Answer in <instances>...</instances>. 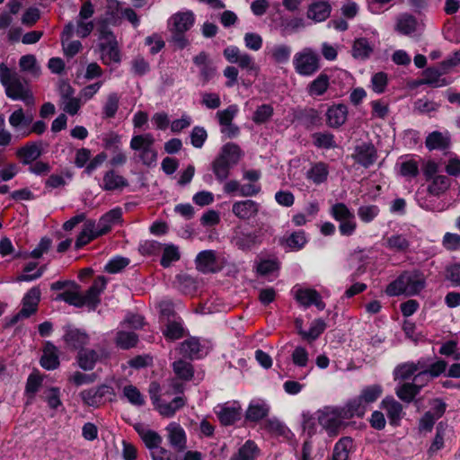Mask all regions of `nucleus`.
I'll use <instances>...</instances> for the list:
<instances>
[{
    "instance_id": "obj_12",
    "label": "nucleus",
    "mask_w": 460,
    "mask_h": 460,
    "mask_svg": "<svg viewBox=\"0 0 460 460\" xmlns=\"http://www.w3.org/2000/svg\"><path fill=\"white\" fill-rule=\"evenodd\" d=\"M40 299V290L39 288H31L22 299V308L12 319V323H17L22 318H27L37 310Z\"/></svg>"
},
{
    "instance_id": "obj_16",
    "label": "nucleus",
    "mask_w": 460,
    "mask_h": 460,
    "mask_svg": "<svg viewBox=\"0 0 460 460\" xmlns=\"http://www.w3.org/2000/svg\"><path fill=\"white\" fill-rule=\"evenodd\" d=\"M413 243V235L411 232L394 234L385 238V246L396 252H407Z\"/></svg>"
},
{
    "instance_id": "obj_34",
    "label": "nucleus",
    "mask_w": 460,
    "mask_h": 460,
    "mask_svg": "<svg viewBox=\"0 0 460 460\" xmlns=\"http://www.w3.org/2000/svg\"><path fill=\"white\" fill-rule=\"evenodd\" d=\"M331 5L328 2L318 1L309 5L307 10V17L314 22L325 21L331 13Z\"/></svg>"
},
{
    "instance_id": "obj_10",
    "label": "nucleus",
    "mask_w": 460,
    "mask_h": 460,
    "mask_svg": "<svg viewBox=\"0 0 460 460\" xmlns=\"http://www.w3.org/2000/svg\"><path fill=\"white\" fill-rule=\"evenodd\" d=\"M215 413L223 425H232L241 419L242 407L236 401L227 402L226 403L217 405L215 407Z\"/></svg>"
},
{
    "instance_id": "obj_18",
    "label": "nucleus",
    "mask_w": 460,
    "mask_h": 460,
    "mask_svg": "<svg viewBox=\"0 0 460 460\" xmlns=\"http://www.w3.org/2000/svg\"><path fill=\"white\" fill-rule=\"evenodd\" d=\"M106 288V279L103 276L98 277L89 289L83 295L84 305L94 310L100 303V296Z\"/></svg>"
},
{
    "instance_id": "obj_45",
    "label": "nucleus",
    "mask_w": 460,
    "mask_h": 460,
    "mask_svg": "<svg viewBox=\"0 0 460 460\" xmlns=\"http://www.w3.org/2000/svg\"><path fill=\"white\" fill-rule=\"evenodd\" d=\"M352 449L353 440L349 437L341 438L334 446L332 460H349Z\"/></svg>"
},
{
    "instance_id": "obj_57",
    "label": "nucleus",
    "mask_w": 460,
    "mask_h": 460,
    "mask_svg": "<svg viewBox=\"0 0 460 460\" xmlns=\"http://www.w3.org/2000/svg\"><path fill=\"white\" fill-rule=\"evenodd\" d=\"M123 396L129 403L135 406H142L145 403V398L140 391L132 385H125L122 389Z\"/></svg>"
},
{
    "instance_id": "obj_25",
    "label": "nucleus",
    "mask_w": 460,
    "mask_h": 460,
    "mask_svg": "<svg viewBox=\"0 0 460 460\" xmlns=\"http://www.w3.org/2000/svg\"><path fill=\"white\" fill-rule=\"evenodd\" d=\"M407 296H416L426 286V278L420 270L404 271Z\"/></svg>"
},
{
    "instance_id": "obj_54",
    "label": "nucleus",
    "mask_w": 460,
    "mask_h": 460,
    "mask_svg": "<svg viewBox=\"0 0 460 460\" xmlns=\"http://www.w3.org/2000/svg\"><path fill=\"white\" fill-rule=\"evenodd\" d=\"M430 180L432 181L428 187V190L434 196H438L445 192L450 185L448 178L445 175H437Z\"/></svg>"
},
{
    "instance_id": "obj_9",
    "label": "nucleus",
    "mask_w": 460,
    "mask_h": 460,
    "mask_svg": "<svg viewBox=\"0 0 460 460\" xmlns=\"http://www.w3.org/2000/svg\"><path fill=\"white\" fill-rule=\"evenodd\" d=\"M32 121V113L29 111L25 112L22 108L13 111L8 119V122L13 130L22 137L30 136L29 126L31 125Z\"/></svg>"
},
{
    "instance_id": "obj_11",
    "label": "nucleus",
    "mask_w": 460,
    "mask_h": 460,
    "mask_svg": "<svg viewBox=\"0 0 460 460\" xmlns=\"http://www.w3.org/2000/svg\"><path fill=\"white\" fill-rule=\"evenodd\" d=\"M166 439L171 447L176 452H183L187 448V435L184 429L172 421L165 428Z\"/></svg>"
},
{
    "instance_id": "obj_40",
    "label": "nucleus",
    "mask_w": 460,
    "mask_h": 460,
    "mask_svg": "<svg viewBox=\"0 0 460 460\" xmlns=\"http://www.w3.org/2000/svg\"><path fill=\"white\" fill-rule=\"evenodd\" d=\"M445 74L442 69L429 67L423 73L422 84L433 87H442L449 84V81L441 77Z\"/></svg>"
},
{
    "instance_id": "obj_52",
    "label": "nucleus",
    "mask_w": 460,
    "mask_h": 460,
    "mask_svg": "<svg viewBox=\"0 0 460 460\" xmlns=\"http://www.w3.org/2000/svg\"><path fill=\"white\" fill-rule=\"evenodd\" d=\"M259 455V449L256 444L252 440H247L239 449L237 455L231 457L230 460H255Z\"/></svg>"
},
{
    "instance_id": "obj_15",
    "label": "nucleus",
    "mask_w": 460,
    "mask_h": 460,
    "mask_svg": "<svg viewBox=\"0 0 460 460\" xmlns=\"http://www.w3.org/2000/svg\"><path fill=\"white\" fill-rule=\"evenodd\" d=\"M260 210V204L252 199L238 200L233 203L232 213L240 220L255 217Z\"/></svg>"
},
{
    "instance_id": "obj_3",
    "label": "nucleus",
    "mask_w": 460,
    "mask_h": 460,
    "mask_svg": "<svg viewBox=\"0 0 460 460\" xmlns=\"http://www.w3.org/2000/svg\"><path fill=\"white\" fill-rule=\"evenodd\" d=\"M293 66L298 75L311 76L320 69V56L314 49L304 48L294 55Z\"/></svg>"
},
{
    "instance_id": "obj_58",
    "label": "nucleus",
    "mask_w": 460,
    "mask_h": 460,
    "mask_svg": "<svg viewBox=\"0 0 460 460\" xmlns=\"http://www.w3.org/2000/svg\"><path fill=\"white\" fill-rule=\"evenodd\" d=\"M19 66L22 71L31 74L32 75L38 76L40 69L37 64L35 56L24 55L21 57L19 60Z\"/></svg>"
},
{
    "instance_id": "obj_28",
    "label": "nucleus",
    "mask_w": 460,
    "mask_h": 460,
    "mask_svg": "<svg viewBox=\"0 0 460 460\" xmlns=\"http://www.w3.org/2000/svg\"><path fill=\"white\" fill-rule=\"evenodd\" d=\"M102 235L96 222L88 220L84 224L83 229L77 236L75 247L79 249Z\"/></svg>"
},
{
    "instance_id": "obj_20",
    "label": "nucleus",
    "mask_w": 460,
    "mask_h": 460,
    "mask_svg": "<svg viewBox=\"0 0 460 460\" xmlns=\"http://www.w3.org/2000/svg\"><path fill=\"white\" fill-rule=\"evenodd\" d=\"M63 340L70 349H79L89 343V336L85 332L70 326L66 327Z\"/></svg>"
},
{
    "instance_id": "obj_8",
    "label": "nucleus",
    "mask_w": 460,
    "mask_h": 460,
    "mask_svg": "<svg viewBox=\"0 0 460 460\" xmlns=\"http://www.w3.org/2000/svg\"><path fill=\"white\" fill-rule=\"evenodd\" d=\"M223 55L225 58L231 64H236L238 66L245 70L247 73H257L259 67L253 58L246 52L242 51L238 47L231 45L226 47Z\"/></svg>"
},
{
    "instance_id": "obj_32",
    "label": "nucleus",
    "mask_w": 460,
    "mask_h": 460,
    "mask_svg": "<svg viewBox=\"0 0 460 460\" xmlns=\"http://www.w3.org/2000/svg\"><path fill=\"white\" fill-rule=\"evenodd\" d=\"M122 210L120 208H115L105 213L96 223L101 234L103 235L107 234L113 226L121 221Z\"/></svg>"
},
{
    "instance_id": "obj_61",
    "label": "nucleus",
    "mask_w": 460,
    "mask_h": 460,
    "mask_svg": "<svg viewBox=\"0 0 460 460\" xmlns=\"http://www.w3.org/2000/svg\"><path fill=\"white\" fill-rule=\"evenodd\" d=\"M233 166L228 163L223 161V158L217 157L212 164V170L216 176V178L223 181H225L228 175L229 171Z\"/></svg>"
},
{
    "instance_id": "obj_43",
    "label": "nucleus",
    "mask_w": 460,
    "mask_h": 460,
    "mask_svg": "<svg viewBox=\"0 0 460 460\" xmlns=\"http://www.w3.org/2000/svg\"><path fill=\"white\" fill-rule=\"evenodd\" d=\"M171 389L173 393H178L181 391V385L177 382L172 381L171 388L165 389L164 386L162 388L158 383L152 382L149 385L148 392L154 406L163 399V395L169 394Z\"/></svg>"
},
{
    "instance_id": "obj_63",
    "label": "nucleus",
    "mask_w": 460,
    "mask_h": 460,
    "mask_svg": "<svg viewBox=\"0 0 460 460\" xmlns=\"http://www.w3.org/2000/svg\"><path fill=\"white\" fill-rule=\"evenodd\" d=\"M292 363L298 367H305L309 362V353L302 346H296L291 353Z\"/></svg>"
},
{
    "instance_id": "obj_38",
    "label": "nucleus",
    "mask_w": 460,
    "mask_h": 460,
    "mask_svg": "<svg viewBox=\"0 0 460 460\" xmlns=\"http://www.w3.org/2000/svg\"><path fill=\"white\" fill-rule=\"evenodd\" d=\"M181 354L190 358H199L205 354L203 346L197 338L184 341L180 347Z\"/></svg>"
},
{
    "instance_id": "obj_14",
    "label": "nucleus",
    "mask_w": 460,
    "mask_h": 460,
    "mask_svg": "<svg viewBox=\"0 0 460 460\" xmlns=\"http://www.w3.org/2000/svg\"><path fill=\"white\" fill-rule=\"evenodd\" d=\"M294 294L296 300L304 307H309L314 305L320 311L325 307L320 294L314 289L295 288Z\"/></svg>"
},
{
    "instance_id": "obj_6",
    "label": "nucleus",
    "mask_w": 460,
    "mask_h": 460,
    "mask_svg": "<svg viewBox=\"0 0 460 460\" xmlns=\"http://www.w3.org/2000/svg\"><path fill=\"white\" fill-rule=\"evenodd\" d=\"M383 394V388L380 385H371L364 387L360 394L348 402L352 413L355 416L361 417L365 414L369 404L375 402Z\"/></svg>"
},
{
    "instance_id": "obj_7",
    "label": "nucleus",
    "mask_w": 460,
    "mask_h": 460,
    "mask_svg": "<svg viewBox=\"0 0 460 460\" xmlns=\"http://www.w3.org/2000/svg\"><path fill=\"white\" fill-rule=\"evenodd\" d=\"M79 396L85 405L99 408L107 402H111L115 397V392L111 386L102 385L81 391Z\"/></svg>"
},
{
    "instance_id": "obj_59",
    "label": "nucleus",
    "mask_w": 460,
    "mask_h": 460,
    "mask_svg": "<svg viewBox=\"0 0 460 460\" xmlns=\"http://www.w3.org/2000/svg\"><path fill=\"white\" fill-rule=\"evenodd\" d=\"M180 257L181 255L177 246L172 244L165 245L163 250L161 264L163 267L168 268L172 262L179 261Z\"/></svg>"
},
{
    "instance_id": "obj_17",
    "label": "nucleus",
    "mask_w": 460,
    "mask_h": 460,
    "mask_svg": "<svg viewBox=\"0 0 460 460\" xmlns=\"http://www.w3.org/2000/svg\"><path fill=\"white\" fill-rule=\"evenodd\" d=\"M420 158L415 155L401 156L396 162L395 168L401 176L412 179L419 174Z\"/></svg>"
},
{
    "instance_id": "obj_30",
    "label": "nucleus",
    "mask_w": 460,
    "mask_h": 460,
    "mask_svg": "<svg viewBox=\"0 0 460 460\" xmlns=\"http://www.w3.org/2000/svg\"><path fill=\"white\" fill-rule=\"evenodd\" d=\"M16 155L23 164H31L41 155L39 144L29 142L16 150Z\"/></svg>"
},
{
    "instance_id": "obj_29",
    "label": "nucleus",
    "mask_w": 460,
    "mask_h": 460,
    "mask_svg": "<svg viewBox=\"0 0 460 460\" xmlns=\"http://www.w3.org/2000/svg\"><path fill=\"white\" fill-rule=\"evenodd\" d=\"M197 269L204 273L215 272L218 270L216 252L212 250L200 252L196 258Z\"/></svg>"
},
{
    "instance_id": "obj_1",
    "label": "nucleus",
    "mask_w": 460,
    "mask_h": 460,
    "mask_svg": "<svg viewBox=\"0 0 460 460\" xmlns=\"http://www.w3.org/2000/svg\"><path fill=\"white\" fill-rule=\"evenodd\" d=\"M0 82L4 87L8 98L22 101L27 105L34 103L28 85L22 82L16 71L10 69L4 63L0 64Z\"/></svg>"
},
{
    "instance_id": "obj_23",
    "label": "nucleus",
    "mask_w": 460,
    "mask_h": 460,
    "mask_svg": "<svg viewBox=\"0 0 460 460\" xmlns=\"http://www.w3.org/2000/svg\"><path fill=\"white\" fill-rule=\"evenodd\" d=\"M270 406L266 401L256 398L252 399L245 411V419L251 422H258L268 416Z\"/></svg>"
},
{
    "instance_id": "obj_21",
    "label": "nucleus",
    "mask_w": 460,
    "mask_h": 460,
    "mask_svg": "<svg viewBox=\"0 0 460 460\" xmlns=\"http://www.w3.org/2000/svg\"><path fill=\"white\" fill-rule=\"evenodd\" d=\"M74 23L69 22L65 27L61 34V43L64 53L66 57L72 58L76 55L82 49V43L79 40H71L74 35Z\"/></svg>"
},
{
    "instance_id": "obj_22",
    "label": "nucleus",
    "mask_w": 460,
    "mask_h": 460,
    "mask_svg": "<svg viewBox=\"0 0 460 460\" xmlns=\"http://www.w3.org/2000/svg\"><path fill=\"white\" fill-rule=\"evenodd\" d=\"M193 63L199 68V77L203 84H207L215 76L217 69L205 52L194 57Z\"/></svg>"
},
{
    "instance_id": "obj_49",
    "label": "nucleus",
    "mask_w": 460,
    "mask_h": 460,
    "mask_svg": "<svg viewBox=\"0 0 460 460\" xmlns=\"http://www.w3.org/2000/svg\"><path fill=\"white\" fill-rule=\"evenodd\" d=\"M326 323L323 319L314 320L308 331H300V336L303 340L312 342L315 341L325 330Z\"/></svg>"
},
{
    "instance_id": "obj_33",
    "label": "nucleus",
    "mask_w": 460,
    "mask_h": 460,
    "mask_svg": "<svg viewBox=\"0 0 460 460\" xmlns=\"http://www.w3.org/2000/svg\"><path fill=\"white\" fill-rule=\"evenodd\" d=\"M450 135L447 131H433L426 137L425 146L429 150H443L449 146Z\"/></svg>"
},
{
    "instance_id": "obj_56",
    "label": "nucleus",
    "mask_w": 460,
    "mask_h": 460,
    "mask_svg": "<svg viewBox=\"0 0 460 460\" xmlns=\"http://www.w3.org/2000/svg\"><path fill=\"white\" fill-rule=\"evenodd\" d=\"M385 293L389 296H398L400 295L407 296V288L405 286L404 272L397 279L392 281L385 288Z\"/></svg>"
},
{
    "instance_id": "obj_47",
    "label": "nucleus",
    "mask_w": 460,
    "mask_h": 460,
    "mask_svg": "<svg viewBox=\"0 0 460 460\" xmlns=\"http://www.w3.org/2000/svg\"><path fill=\"white\" fill-rule=\"evenodd\" d=\"M305 27V21L302 17L282 18L279 23L280 32L283 36L293 34Z\"/></svg>"
},
{
    "instance_id": "obj_13",
    "label": "nucleus",
    "mask_w": 460,
    "mask_h": 460,
    "mask_svg": "<svg viewBox=\"0 0 460 460\" xmlns=\"http://www.w3.org/2000/svg\"><path fill=\"white\" fill-rule=\"evenodd\" d=\"M195 14L191 11L178 12L168 20V29L171 32H186L192 28Z\"/></svg>"
},
{
    "instance_id": "obj_44",
    "label": "nucleus",
    "mask_w": 460,
    "mask_h": 460,
    "mask_svg": "<svg viewBox=\"0 0 460 460\" xmlns=\"http://www.w3.org/2000/svg\"><path fill=\"white\" fill-rule=\"evenodd\" d=\"M38 263L34 261L28 262L23 268V273L16 278L18 282H31L40 279L47 269V265H43L37 269Z\"/></svg>"
},
{
    "instance_id": "obj_5",
    "label": "nucleus",
    "mask_w": 460,
    "mask_h": 460,
    "mask_svg": "<svg viewBox=\"0 0 460 460\" xmlns=\"http://www.w3.org/2000/svg\"><path fill=\"white\" fill-rule=\"evenodd\" d=\"M99 49L103 64L111 66L120 62V53L114 34L108 29L100 31Z\"/></svg>"
},
{
    "instance_id": "obj_35",
    "label": "nucleus",
    "mask_w": 460,
    "mask_h": 460,
    "mask_svg": "<svg viewBox=\"0 0 460 460\" xmlns=\"http://www.w3.org/2000/svg\"><path fill=\"white\" fill-rule=\"evenodd\" d=\"M235 246L241 250H250L261 242V231L241 233L234 238Z\"/></svg>"
},
{
    "instance_id": "obj_4",
    "label": "nucleus",
    "mask_w": 460,
    "mask_h": 460,
    "mask_svg": "<svg viewBox=\"0 0 460 460\" xmlns=\"http://www.w3.org/2000/svg\"><path fill=\"white\" fill-rule=\"evenodd\" d=\"M155 138L152 134L146 133L133 136L130 140V148L138 152L139 160L147 166L155 164L157 152L154 148Z\"/></svg>"
},
{
    "instance_id": "obj_27",
    "label": "nucleus",
    "mask_w": 460,
    "mask_h": 460,
    "mask_svg": "<svg viewBox=\"0 0 460 460\" xmlns=\"http://www.w3.org/2000/svg\"><path fill=\"white\" fill-rule=\"evenodd\" d=\"M135 429L151 452L161 447L163 438L156 431L148 429L143 424L136 425Z\"/></svg>"
},
{
    "instance_id": "obj_53",
    "label": "nucleus",
    "mask_w": 460,
    "mask_h": 460,
    "mask_svg": "<svg viewBox=\"0 0 460 460\" xmlns=\"http://www.w3.org/2000/svg\"><path fill=\"white\" fill-rule=\"evenodd\" d=\"M99 356L96 351L93 349L84 350L78 354V365L84 370H92L96 362L98 361Z\"/></svg>"
},
{
    "instance_id": "obj_31",
    "label": "nucleus",
    "mask_w": 460,
    "mask_h": 460,
    "mask_svg": "<svg viewBox=\"0 0 460 460\" xmlns=\"http://www.w3.org/2000/svg\"><path fill=\"white\" fill-rule=\"evenodd\" d=\"M40 365L47 370L56 369L59 366L58 349L50 341L44 346Z\"/></svg>"
},
{
    "instance_id": "obj_39",
    "label": "nucleus",
    "mask_w": 460,
    "mask_h": 460,
    "mask_svg": "<svg viewBox=\"0 0 460 460\" xmlns=\"http://www.w3.org/2000/svg\"><path fill=\"white\" fill-rule=\"evenodd\" d=\"M242 155L243 152L239 146L234 143H227L221 147L217 157L223 158V161L228 163L232 166H234L237 164Z\"/></svg>"
},
{
    "instance_id": "obj_26",
    "label": "nucleus",
    "mask_w": 460,
    "mask_h": 460,
    "mask_svg": "<svg viewBox=\"0 0 460 460\" xmlns=\"http://www.w3.org/2000/svg\"><path fill=\"white\" fill-rule=\"evenodd\" d=\"M377 158L376 150L372 144L364 143L355 149L354 159L364 167L372 165Z\"/></svg>"
},
{
    "instance_id": "obj_36",
    "label": "nucleus",
    "mask_w": 460,
    "mask_h": 460,
    "mask_svg": "<svg viewBox=\"0 0 460 460\" xmlns=\"http://www.w3.org/2000/svg\"><path fill=\"white\" fill-rule=\"evenodd\" d=\"M126 186H128L127 180L114 170H110L105 172L102 184L101 185L104 190L109 191L122 189Z\"/></svg>"
},
{
    "instance_id": "obj_60",
    "label": "nucleus",
    "mask_w": 460,
    "mask_h": 460,
    "mask_svg": "<svg viewBox=\"0 0 460 460\" xmlns=\"http://www.w3.org/2000/svg\"><path fill=\"white\" fill-rule=\"evenodd\" d=\"M74 33L80 38L88 37L94 29V23L91 20L76 18L75 24L74 23Z\"/></svg>"
},
{
    "instance_id": "obj_46",
    "label": "nucleus",
    "mask_w": 460,
    "mask_h": 460,
    "mask_svg": "<svg viewBox=\"0 0 460 460\" xmlns=\"http://www.w3.org/2000/svg\"><path fill=\"white\" fill-rule=\"evenodd\" d=\"M329 167L323 162L316 163L311 166L306 172V178L314 184H321L327 180Z\"/></svg>"
},
{
    "instance_id": "obj_2",
    "label": "nucleus",
    "mask_w": 460,
    "mask_h": 460,
    "mask_svg": "<svg viewBox=\"0 0 460 460\" xmlns=\"http://www.w3.org/2000/svg\"><path fill=\"white\" fill-rule=\"evenodd\" d=\"M354 416L348 403L344 407L327 406L317 411L319 424L330 436H336L345 420Z\"/></svg>"
},
{
    "instance_id": "obj_51",
    "label": "nucleus",
    "mask_w": 460,
    "mask_h": 460,
    "mask_svg": "<svg viewBox=\"0 0 460 460\" xmlns=\"http://www.w3.org/2000/svg\"><path fill=\"white\" fill-rule=\"evenodd\" d=\"M419 393L416 385H413L412 382L402 383L395 387V394L398 398L407 403L411 402Z\"/></svg>"
},
{
    "instance_id": "obj_37",
    "label": "nucleus",
    "mask_w": 460,
    "mask_h": 460,
    "mask_svg": "<svg viewBox=\"0 0 460 460\" xmlns=\"http://www.w3.org/2000/svg\"><path fill=\"white\" fill-rule=\"evenodd\" d=\"M184 404V398L181 396H177L170 402H167L165 400L162 399L155 405V408L159 411L161 415L164 417H172L178 410L182 408Z\"/></svg>"
},
{
    "instance_id": "obj_24",
    "label": "nucleus",
    "mask_w": 460,
    "mask_h": 460,
    "mask_svg": "<svg viewBox=\"0 0 460 460\" xmlns=\"http://www.w3.org/2000/svg\"><path fill=\"white\" fill-rule=\"evenodd\" d=\"M381 407L385 411L390 424L398 426L404 415L402 405L392 396H387L382 401Z\"/></svg>"
},
{
    "instance_id": "obj_62",
    "label": "nucleus",
    "mask_w": 460,
    "mask_h": 460,
    "mask_svg": "<svg viewBox=\"0 0 460 460\" xmlns=\"http://www.w3.org/2000/svg\"><path fill=\"white\" fill-rule=\"evenodd\" d=\"M438 107V103L428 99L427 97L418 99L413 104L414 111L420 114H429L432 111H436Z\"/></svg>"
},
{
    "instance_id": "obj_42",
    "label": "nucleus",
    "mask_w": 460,
    "mask_h": 460,
    "mask_svg": "<svg viewBox=\"0 0 460 460\" xmlns=\"http://www.w3.org/2000/svg\"><path fill=\"white\" fill-rule=\"evenodd\" d=\"M422 368L420 362H406L397 366L394 370V380H406L417 374Z\"/></svg>"
},
{
    "instance_id": "obj_50",
    "label": "nucleus",
    "mask_w": 460,
    "mask_h": 460,
    "mask_svg": "<svg viewBox=\"0 0 460 460\" xmlns=\"http://www.w3.org/2000/svg\"><path fill=\"white\" fill-rule=\"evenodd\" d=\"M330 78L326 74H320L307 87L310 96H321L328 89Z\"/></svg>"
},
{
    "instance_id": "obj_55",
    "label": "nucleus",
    "mask_w": 460,
    "mask_h": 460,
    "mask_svg": "<svg viewBox=\"0 0 460 460\" xmlns=\"http://www.w3.org/2000/svg\"><path fill=\"white\" fill-rule=\"evenodd\" d=\"M163 333L167 339L172 341L181 338L184 334L182 321L178 319L169 322Z\"/></svg>"
},
{
    "instance_id": "obj_64",
    "label": "nucleus",
    "mask_w": 460,
    "mask_h": 460,
    "mask_svg": "<svg viewBox=\"0 0 460 460\" xmlns=\"http://www.w3.org/2000/svg\"><path fill=\"white\" fill-rule=\"evenodd\" d=\"M446 40L460 43V18H455L453 22H449L445 28Z\"/></svg>"
},
{
    "instance_id": "obj_48",
    "label": "nucleus",
    "mask_w": 460,
    "mask_h": 460,
    "mask_svg": "<svg viewBox=\"0 0 460 460\" xmlns=\"http://www.w3.org/2000/svg\"><path fill=\"white\" fill-rule=\"evenodd\" d=\"M417 20L410 14L404 13L398 17L396 31L403 35H410L417 30Z\"/></svg>"
},
{
    "instance_id": "obj_41",
    "label": "nucleus",
    "mask_w": 460,
    "mask_h": 460,
    "mask_svg": "<svg viewBox=\"0 0 460 460\" xmlns=\"http://www.w3.org/2000/svg\"><path fill=\"white\" fill-rule=\"evenodd\" d=\"M375 45L366 38L356 39L352 47V56L357 59L365 60L370 57Z\"/></svg>"
},
{
    "instance_id": "obj_19",
    "label": "nucleus",
    "mask_w": 460,
    "mask_h": 460,
    "mask_svg": "<svg viewBox=\"0 0 460 460\" xmlns=\"http://www.w3.org/2000/svg\"><path fill=\"white\" fill-rule=\"evenodd\" d=\"M349 110L347 105L342 103L333 104L330 106L326 111V124L330 128H340L346 122Z\"/></svg>"
}]
</instances>
